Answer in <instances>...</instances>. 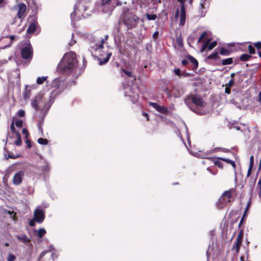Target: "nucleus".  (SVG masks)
<instances>
[{
    "label": "nucleus",
    "instance_id": "f257e3e1",
    "mask_svg": "<svg viewBox=\"0 0 261 261\" xmlns=\"http://www.w3.org/2000/svg\"><path fill=\"white\" fill-rule=\"evenodd\" d=\"M76 64L75 54L70 51L64 55L58 68L64 73H71L75 70Z\"/></svg>",
    "mask_w": 261,
    "mask_h": 261
},
{
    "label": "nucleus",
    "instance_id": "f03ea898",
    "mask_svg": "<svg viewBox=\"0 0 261 261\" xmlns=\"http://www.w3.org/2000/svg\"><path fill=\"white\" fill-rule=\"evenodd\" d=\"M61 83V81L59 79H55L52 81L51 87V88H54V89L49 92L48 101L44 106V108H46V107L49 108L54 102L55 97L60 92L59 87L60 86Z\"/></svg>",
    "mask_w": 261,
    "mask_h": 261
},
{
    "label": "nucleus",
    "instance_id": "7ed1b4c3",
    "mask_svg": "<svg viewBox=\"0 0 261 261\" xmlns=\"http://www.w3.org/2000/svg\"><path fill=\"white\" fill-rule=\"evenodd\" d=\"M190 100H192V101L197 107L195 110H193L194 112L200 115H203L205 113V112L203 110L199 109V107H204L206 105L205 102L200 96L196 95H193L191 97L185 99V103L188 106H189L188 103L190 102Z\"/></svg>",
    "mask_w": 261,
    "mask_h": 261
},
{
    "label": "nucleus",
    "instance_id": "20e7f679",
    "mask_svg": "<svg viewBox=\"0 0 261 261\" xmlns=\"http://www.w3.org/2000/svg\"><path fill=\"white\" fill-rule=\"evenodd\" d=\"M122 17L124 23L128 28H134L137 25L139 19L138 17L128 10L126 12L123 13Z\"/></svg>",
    "mask_w": 261,
    "mask_h": 261
},
{
    "label": "nucleus",
    "instance_id": "39448f33",
    "mask_svg": "<svg viewBox=\"0 0 261 261\" xmlns=\"http://www.w3.org/2000/svg\"><path fill=\"white\" fill-rule=\"evenodd\" d=\"M108 35H106L104 38H101L92 41L90 43V51L93 53L94 51H97L103 48L105 42L108 40Z\"/></svg>",
    "mask_w": 261,
    "mask_h": 261
},
{
    "label": "nucleus",
    "instance_id": "423d86ee",
    "mask_svg": "<svg viewBox=\"0 0 261 261\" xmlns=\"http://www.w3.org/2000/svg\"><path fill=\"white\" fill-rule=\"evenodd\" d=\"M21 56L23 59L31 61L33 57V50L31 45L29 43L21 49Z\"/></svg>",
    "mask_w": 261,
    "mask_h": 261
},
{
    "label": "nucleus",
    "instance_id": "0eeeda50",
    "mask_svg": "<svg viewBox=\"0 0 261 261\" xmlns=\"http://www.w3.org/2000/svg\"><path fill=\"white\" fill-rule=\"evenodd\" d=\"M175 17L176 19L179 18V24L180 25H184L186 21V12L185 5L180 6V11L179 13V10H177L175 13Z\"/></svg>",
    "mask_w": 261,
    "mask_h": 261
},
{
    "label": "nucleus",
    "instance_id": "6e6552de",
    "mask_svg": "<svg viewBox=\"0 0 261 261\" xmlns=\"http://www.w3.org/2000/svg\"><path fill=\"white\" fill-rule=\"evenodd\" d=\"M257 175L255 177H249L246 179V188L248 189L250 196H252L254 190L256 179Z\"/></svg>",
    "mask_w": 261,
    "mask_h": 261
},
{
    "label": "nucleus",
    "instance_id": "1a4fd4ad",
    "mask_svg": "<svg viewBox=\"0 0 261 261\" xmlns=\"http://www.w3.org/2000/svg\"><path fill=\"white\" fill-rule=\"evenodd\" d=\"M34 220L38 223H42L45 218L44 213L42 210L37 208L34 213Z\"/></svg>",
    "mask_w": 261,
    "mask_h": 261
},
{
    "label": "nucleus",
    "instance_id": "9d476101",
    "mask_svg": "<svg viewBox=\"0 0 261 261\" xmlns=\"http://www.w3.org/2000/svg\"><path fill=\"white\" fill-rule=\"evenodd\" d=\"M24 175V172L22 171H19L15 173L13 178V184L16 186L19 185L22 181Z\"/></svg>",
    "mask_w": 261,
    "mask_h": 261
},
{
    "label": "nucleus",
    "instance_id": "9b49d317",
    "mask_svg": "<svg viewBox=\"0 0 261 261\" xmlns=\"http://www.w3.org/2000/svg\"><path fill=\"white\" fill-rule=\"evenodd\" d=\"M111 0H101V10L105 13L110 14L113 7L110 5Z\"/></svg>",
    "mask_w": 261,
    "mask_h": 261
},
{
    "label": "nucleus",
    "instance_id": "f8f14e48",
    "mask_svg": "<svg viewBox=\"0 0 261 261\" xmlns=\"http://www.w3.org/2000/svg\"><path fill=\"white\" fill-rule=\"evenodd\" d=\"M243 237V232L242 230L240 231L239 233L237 240L236 242L234 243L232 249L236 250L237 252H238L240 249V245L242 243V240Z\"/></svg>",
    "mask_w": 261,
    "mask_h": 261
},
{
    "label": "nucleus",
    "instance_id": "ddd939ff",
    "mask_svg": "<svg viewBox=\"0 0 261 261\" xmlns=\"http://www.w3.org/2000/svg\"><path fill=\"white\" fill-rule=\"evenodd\" d=\"M43 95L42 93H39L37 94L33 100L31 105L32 107L34 108L36 110H38L39 109V107L38 106V103L41 101L42 99L43 98Z\"/></svg>",
    "mask_w": 261,
    "mask_h": 261
},
{
    "label": "nucleus",
    "instance_id": "4468645a",
    "mask_svg": "<svg viewBox=\"0 0 261 261\" xmlns=\"http://www.w3.org/2000/svg\"><path fill=\"white\" fill-rule=\"evenodd\" d=\"M231 197V193L230 191H225L222 196L219 198V200L222 204H226L229 202L228 200Z\"/></svg>",
    "mask_w": 261,
    "mask_h": 261
},
{
    "label": "nucleus",
    "instance_id": "2eb2a0df",
    "mask_svg": "<svg viewBox=\"0 0 261 261\" xmlns=\"http://www.w3.org/2000/svg\"><path fill=\"white\" fill-rule=\"evenodd\" d=\"M26 11V6L23 4L18 5V11L17 12V16L19 19H22Z\"/></svg>",
    "mask_w": 261,
    "mask_h": 261
},
{
    "label": "nucleus",
    "instance_id": "dca6fc26",
    "mask_svg": "<svg viewBox=\"0 0 261 261\" xmlns=\"http://www.w3.org/2000/svg\"><path fill=\"white\" fill-rule=\"evenodd\" d=\"M37 24V21L35 20L30 23L27 30V33L29 34L33 33L36 29Z\"/></svg>",
    "mask_w": 261,
    "mask_h": 261
},
{
    "label": "nucleus",
    "instance_id": "f3484780",
    "mask_svg": "<svg viewBox=\"0 0 261 261\" xmlns=\"http://www.w3.org/2000/svg\"><path fill=\"white\" fill-rule=\"evenodd\" d=\"M112 56L111 53H108L106 55V57L104 59L98 58V60L99 61V64L100 65H103L106 64L109 60L111 56Z\"/></svg>",
    "mask_w": 261,
    "mask_h": 261
},
{
    "label": "nucleus",
    "instance_id": "a211bd4d",
    "mask_svg": "<svg viewBox=\"0 0 261 261\" xmlns=\"http://www.w3.org/2000/svg\"><path fill=\"white\" fill-rule=\"evenodd\" d=\"M31 87L28 85L25 86V89L23 93V96L25 100L28 99L31 96Z\"/></svg>",
    "mask_w": 261,
    "mask_h": 261
},
{
    "label": "nucleus",
    "instance_id": "6ab92c4d",
    "mask_svg": "<svg viewBox=\"0 0 261 261\" xmlns=\"http://www.w3.org/2000/svg\"><path fill=\"white\" fill-rule=\"evenodd\" d=\"M188 59L189 60V62L191 63L193 66V70L196 69L198 65V63L196 59L191 56H188Z\"/></svg>",
    "mask_w": 261,
    "mask_h": 261
},
{
    "label": "nucleus",
    "instance_id": "aec40b11",
    "mask_svg": "<svg viewBox=\"0 0 261 261\" xmlns=\"http://www.w3.org/2000/svg\"><path fill=\"white\" fill-rule=\"evenodd\" d=\"M15 237L19 240L21 242L26 244L30 241V239L28 238V237L24 234L21 235H16Z\"/></svg>",
    "mask_w": 261,
    "mask_h": 261
},
{
    "label": "nucleus",
    "instance_id": "412c9836",
    "mask_svg": "<svg viewBox=\"0 0 261 261\" xmlns=\"http://www.w3.org/2000/svg\"><path fill=\"white\" fill-rule=\"evenodd\" d=\"M54 248L53 246H50L48 247V249L41 253V254L39 255V261H41V259L43 258V257L47 253L51 252Z\"/></svg>",
    "mask_w": 261,
    "mask_h": 261
},
{
    "label": "nucleus",
    "instance_id": "4be33fe9",
    "mask_svg": "<svg viewBox=\"0 0 261 261\" xmlns=\"http://www.w3.org/2000/svg\"><path fill=\"white\" fill-rule=\"evenodd\" d=\"M218 159L223 161L227 163H229L231 165V166L233 167V169H235L236 168V164L232 160L226 159V158H218Z\"/></svg>",
    "mask_w": 261,
    "mask_h": 261
},
{
    "label": "nucleus",
    "instance_id": "5701e85b",
    "mask_svg": "<svg viewBox=\"0 0 261 261\" xmlns=\"http://www.w3.org/2000/svg\"><path fill=\"white\" fill-rule=\"evenodd\" d=\"M232 62L233 60L231 58L223 59L221 60V63L223 65H230L232 64Z\"/></svg>",
    "mask_w": 261,
    "mask_h": 261
},
{
    "label": "nucleus",
    "instance_id": "b1692460",
    "mask_svg": "<svg viewBox=\"0 0 261 261\" xmlns=\"http://www.w3.org/2000/svg\"><path fill=\"white\" fill-rule=\"evenodd\" d=\"M251 57V56L248 54H243L240 57V60L242 61H247Z\"/></svg>",
    "mask_w": 261,
    "mask_h": 261
},
{
    "label": "nucleus",
    "instance_id": "393cba45",
    "mask_svg": "<svg viewBox=\"0 0 261 261\" xmlns=\"http://www.w3.org/2000/svg\"><path fill=\"white\" fill-rule=\"evenodd\" d=\"M210 40H208L207 42H208L207 44V48L208 50L212 49L214 47H215L217 45V42L216 41H213L210 43H209Z\"/></svg>",
    "mask_w": 261,
    "mask_h": 261
},
{
    "label": "nucleus",
    "instance_id": "a878e982",
    "mask_svg": "<svg viewBox=\"0 0 261 261\" xmlns=\"http://www.w3.org/2000/svg\"><path fill=\"white\" fill-rule=\"evenodd\" d=\"M46 233V231L44 228H40L37 231V236L40 238H42Z\"/></svg>",
    "mask_w": 261,
    "mask_h": 261
},
{
    "label": "nucleus",
    "instance_id": "bb28decb",
    "mask_svg": "<svg viewBox=\"0 0 261 261\" xmlns=\"http://www.w3.org/2000/svg\"><path fill=\"white\" fill-rule=\"evenodd\" d=\"M46 76L38 77L37 79V83L39 85L42 84L46 80Z\"/></svg>",
    "mask_w": 261,
    "mask_h": 261
},
{
    "label": "nucleus",
    "instance_id": "cd10ccee",
    "mask_svg": "<svg viewBox=\"0 0 261 261\" xmlns=\"http://www.w3.org/2000/svg\"><path fill=\"white\" fill-rule=\"evenodd\" d=\"M158 112L162 114H166L168 113V110L166 107L161 106Z\"/></svg>",
    "mask_w": 261,
    "mask_h": 261
},
{
    "label": "nucleus",
    "instance_id": "c85d7f7f",
    "mask_svg": "<svg viewBox=\"0 0 261 261\" xmlns=\"http://www.w3.org/2000/svg\"><path fill=\"white\" fill-rule=\"evenodd\" d=\"M220 54L222 55H229V51L226 48H221L220 50Z\"/></svg>",
    "mask_w": 261,
    "mask_h": 261
},
{
    "label": "nucleus",
    "instance_id": "c756f323",
    "mask_svg": "<svg viewBox=\"0 0 261 261\" xmlns=\"http://www.w3.org/2000/svg\"><path fill=\"white\" fill-rule=\"evenodd\" d=\"M38 142L40 144L46 145L48 143V141L46 139H43V138H40L38 139Z\"/></svg>",
    "mask_w": 261,
    "mask_h": 261
},
{
    "label": "nucleus",
    "instance_id": "7c9ffc66",
    "mask_svg": "<svg viewBox=\"0 0 261 261\" xmlns=\"http://www.w3.org/2000/svg\"><path fill=\"white\" fill-rule=\"evenodd\" d=\"M146 17L148 20H154L156 18L157 16L155 14H147Z\"/></svg>",
    "mask_w": 261,
    "mask_h": 261
},
{
    "label": "nucleus",
    "instance_id": "2f4dec72",
    "mask_svg": "<svg viewBox=\"0 0 261 261\" xmlns=\"http://www.w3.org/2000/svg\"><path fill=\"white\" fill-rule=\"evenodd\" d=\"M218 56L217 52H214L213 54L209 55L207 57L208 59H215Z\"/></svg>",
    "mask_w": 261,
    "mask_h": 261
},
{
    "label": "nucleus",
    "instance_id": "473e14b6",
    "mask_svg": "<svg viewBox=\"0 0 261 261\" xmlns=\"http://www.w3.org/2000/svg\"><path fill=\"white\" fill-rule=\"evenodd\" d=\"M15 259H16V257H15V255H14L13 254H9V255L8 256L7 260L8 261H15Z\"/></svg>",
    "mask_w": 261,
    "mask_h": 261
},
{
    "label": "nucleus",
    "instance_id": "72a5a7b5",
    "mask_svg": "<svg viewBox=\"0 0 261 261\" xmlns=\"http://www.w3.org/2000/svg\"><path fill=\"white\" fill-rule=\"evenodd\" d=\"M248 50H249V53L251 54H254L255 52V49L251 45H249Z\"/></svg>",
    "mask_w": 261,
    "mask_h": 261
},
{
    "label": "nucleus",
    "instance_id": "f704fd0d",
    "mask_svg": "<svg viewBox=\"0 0 261 261\" xmlns=\"http://www.w3.org/2000/svg\"><path fill=\"white\" fill-rule=\"evenodd\" d=\"M206 35V32H204L203 33H202L198 40V42H200Z\"/></svg>",
    "mask_w": 261,
    "mask_h": 261
},
{
    "label": "nucleus",
    "instance_id": "c9c22d12",
    "mask_svg": "<svg viewBox=\"0 0 261 261\" xmlns=\"http://www.w3.org/2000/svg\"><path fill=\"white\" fill-rule=\"evenodd\" d=\"M23 122L22 120H17L15 122V125L17 127H21L22 126Z\"/></svg>",
    "mask_w": 261,
    "mask_h": 261
},
{
    "label": "nucleus",
    "instance_id": "e433bc0d",
    "mask_svg": "<svg viewBox=\"0 0 261 261\" xmlns=\"http://www.w3.org/2000/svg\"><path fill=\"white\" fill-rule=\"evenodd\" d=\"M234 84V81L233 79H231L226 84L227 87H231Z\"/></svg>",
    "mask_w": 261,
    "mask_h": 261
},
{
    "label": "nucleus",
    "instance_id": "4c0bfd02",
    "mask_svg": "<svg viewBox=\"0 0 261 261\" xmlns=\"http://www.w3.org/2000/svg\"><path fill=\"white\" fill-rule=\"evenodd\" d=\"M214 163L215 165L218 166L219 167H220V168L222 167V164L220 161H219L218 160H215L214 161Z\"/></svg>",
    "mask_w": 261,
    "mask_h": 261
},
{
    "label": "nucleus",
    "instance_id": "58836bf2",
    "mask_svg": "<svg viewBox=\"0 0 261 261\" xmlns=\"http://www.w3.org/2000/svg\"><path fill=\"white\" fill-rule=\"evenodd\" d=\"M17 114H18V116H19V117H23L25 115V112L24 111L22 110H20L18 111L17 112Z\"/></svg>",
    "mask_w": 261,
    "mask_h": 261
},
{
    "label": "nucleus",
    "instance_id": "ea45409f",
    "mask_svg": "<svg viewBox=\"0 0 261 261\" xmlns=\"http://www.w3.org/2000/svg\"><path fill=\"white\" fill-rule=\"evenodd\" d=\"M207 44H208V42H205L203 43L201 48V52H203L206 48H207Z\"/></svg>",
    "mask_w": 261,
    "mask_h": 261
},
{
    "label": "nucleus",
    "instance_id": "a19ab883",
    "mask_svg": "<svg viewBox=\"0 0 261 261\" xmlns=\"http://www.w3.org/2000/svg\"><path fill=\"white\" fill-rule=\"evenodd\" d=\"M206 0H201L200 3V7L201 9H204V6L205 5Z\"/></svg>",
    "mask_w": 261,
    "mask_h": 261
},
{
    "label": "nucleus",
    "instance_id": "79ce46f5",
    "mask_svg": "<svg viewBox=\"0 0 261 261\" xmlns=\"http://www.w3.org/2000/svg\"><path fill=\"white\" fill-rule=\"evenodd\" d=\"M123 71L124 73L128 77H132V73L130 71L125 70L124 69H123Z\"/></svg>",
    "mask_w": 261,
    "mask_h": 261
},
{
    "label": "nucleus",
    "instance_id": "37998d69",
    "mask_svg": "<svg viewBox=\"0 0 261 261\" xmlns=\"http://www.w3.org/2000/svg\"><path fill=\"white\" fill-rule=\"evenodd\" d=\"M15 145H16L17 146H19V145H21V138L19 137L15 141Z\"/></svg>",
    "mask_w": 261,
    "mask_h": 261
},
{
    "label": "nucleus",
    "instance_id": "c03bdc74",
    "mask_svg": "<svg viewBox=\"0 0 261 261\" xmlns=\"http://www.w3.org/2000/svg\"><path fill=\"white\" fill-rule=\"evenodd\" d=\"M10 129L12 133H16V132H15V128L14 124L13 122L10 125Z\"/></svg>",
    "mask_w": 261,
    "mask_h": 261
},
{
    "label": "nucleus",
    "instance_id": "a18cd8bd",
    "mask_svg": "<svg viewBox=\"0 0 261 261\" xmlns=\"http://www.w3.org/2000/svg\"><path fill=\"white\" fill-rule=\"evenodd\" d=\"M174 73L178 76H180L181 74H180V71L179 68H175L174 70Z\"/></svg>",
    "mask_w": 261,
    "mask_h": 261
},
{
    "label": "nucleus",
    "instance_id": "49530a36",
    "mask_svg": "<svg viewBox=\"0 0 261 261\" xmlns=\"http://www.w3.org/2000/svg\"><path fill=\"white\" fill-rule=\"evenodd\" d=\"M254 45L257 49L261 48V42H257L254 44Z\"/></svg>",
    "mask_w": 261,
    "mask_h": 261
},
{
    "label": "nucleus",
    "instance_id": "de8ad7c7",
    "mask_svg": "<svg viewBox=\"0 0 261 261\" xmlns=\"http://www.w3.org/2000/svg\"><path fill=\"white\" fill-rule=\"evenodd\" d=\"M258 185L259 186V191L258 194H259V196L261 198V177L260 178V179L258 182Z\"/></svg>",
    "mask_w": 261,
    "mask_h": 261
},
{
    "label": "nucleus",
    "instance_id": "09e8293b",
    "mask_svg": "<svg viewBox=\"0 0 261 261\" xmlns=\"http://www.w3.org/2000/svg\"><path fill=\"white\" fill-rule=\"evenodd\" d=\"M252 167H253V166H252V165L249 166V167L248 169V172H247V177H248L250 176L251 171H252Z\"/></svg>",
    "mask_w": 261,
    "mask_h": 261
},
{
    "label": "nucleus",
    "instance_id": "8fccbe9b",
    "mask_svg": "<svg viewBox=\"0 0 261 261\" xmlns=\"http://www.w3.org/2000/svg\"><path fill=\"white\" fill-rule=\"evenodd\" d=\"M22 133L23 135L25 136V137L27 138L29 135V134L28 133V130L25 128H23L22 130Z\"/></svg>",
    "mask_w": 261,
    "mask_h": 261
},
{
    "label": "nucleus",
    "instance_id": "3c124183",
    "mask_svg": "<svg viewBox=\"0 0 261 261\" xmlns=\"http://www.w3.org/2000/svg\"><path fill=\"white\" fill-rule=\"evenodd\" d=\"M189 60L188 59V58L186 59H184L181 61V63L184 65H186L189 63Z\"/></svg>",
    "mask_w": 261,
    "mask_h": 261
},
{
    "label": "nucleus",
    "instance_id": "603ef678",
    "mask_svg": "<svg viewBox=\"0 0 261 261\" xmlns=\"http://www.w3.org/2000/svg\"><path fill=\"white\" fill-rule=\"evenodd\" d=\"M35 220H33V219H32V220H30V221H29V225L31 226H34L35 225Z\"/></svg>",
    "mask_w": 261,
    "mask_h": 261
},
{
    "label": "nucleus",
    "instance_id": "864d4df0",
    "mask_svg": "<svg viewBox=\"0 0 261 261\" xmlns=\"http://www.w3.org/2000/svg\"><path fill=\"white\" fill-rule=\"evenodd\" d=\"M149 105L152 106L153 108H154L155 110L156 109V106H158V104L155 102H150Z\"/></svg>",
    "mask_w": 261,
    "mask_h": 261
},
{
    "label": "nucleus",
    "instance_id": "5fc2aeb1",
    "mask_svg": "<svg viewBox=\"0 0 261 261\" xmlns=\"http://www.w3.org/2000/svg\"><path fill=\"white\" fill-rule=\"evenodd\" d=\"M256 100L261 103V91L258 93V95L256 98Z\"/></svg>",
    "mask_w": 261,
    "mask_h": 261
},
{
    "label": "nucleus",
    "instance_id": "6e6d98bb",
    "mask_svg": "<svg viewBox=\"0 0 261 261\" xmlns=\"http://www.w3.org/2000/svg\"><path fill=\"white\" fill-rule=\"evenodd\" d=\"M225 92L227 94H229L230 93V87L226 86L225 88Z\"/></svg>",
    "mask_w": 261,
    "mask_h": 261
},
{
    "label": "nucleus",
    "instance_id": "4d7b16f0",
    "mask_svg": "<svg viewBox=\"0 0 261 261\" xmlns=\"http://www.w3.org/2000/svg\"><path fill=\"white\" fill-rule=\"evenodd\" d=\"M80 5L79 6V8L81 10H83L84 11H85L86 10V9L83 5H82V4H81V0H80Z\"/></svg>",
    "mask_w": 261,
    "mask_h": 261
},
{
    "label": "nucleus",
    "instance_id": "13d9d810",
    "mask_svg": "<svg viewBox=\"0 0 261 261\" xmlns=\"http://www.w3.org/2000/svg\"><path fill=\"white\" fill-rule=\"evenodd\" d=\"M158 35H159V32L156 31L153 34V35H152V37L154 39H156L157 38V37H158Z\"/></svg>",
    "mask_w": 261,
    "mask_h": 261
},
{
    "label": "nucleus",
    "instance_id": "bf43d9fd",
    "mask_svg": "<svg viewBox=\"0 0 261 261\" xmlns=\"http://www.w3.org/2000/svg\"><path fill=\"white\" fill-rule=\"evenodd\" d=\"M253 156H251L250 158V165H252L253 166Z\"/></svg>",
    "mask_w": 261,
    "mask_h": 261
},
{
    "label": "nucleus",
    "instance_id": "052dcab7",
    "mask_svg": "<svg viewBox=\"0 0 261 261\" xmlns=\"http://www.w3.org/2000/svg\"><path fill=\"white\" fill-rule=\"evenodd\" d=\"M51 256L53 260L57 257V255L55 253H53L51 255Z\"/></svg>",
    "mask_w": 261,
    "mask_h": 261
},
{
    "label": "nucleus",
    "instance_id": "680f3d73",
    "mask_svg": "<svg viewBox=\"0 0 261 261\" xmlns=\"http://www.w3.org/2000/svg\"><path fill=\"white\" fill-rule=\"evenodd\" d=\"M27 143L28 147V148H31V144L30 141H29V140H27Z\"/></svg>",
    "mask_w": 261,
    "mask_h": 261
},
{
    "label": "nucleus",
    "instance_id": "e2e57ef3",
    "mask_svg": "<svg viewBox=\"0 0 261 261\" xmlns=\"http://www.w3.org/2000/svg\"><path fill=\"white\" fill-rule=\"evenodd\" d=\"M75 43V40H72V41H71L69 43V45L70 46H72V45H73Z\"/></svg>",
    "mask_w": 261,
    "mask_h": 261
},
{
    "label": "nucleus",
    "instance_id": "0e129e2a",
    "mask_svg": "<svg viewBox=\"0 0 261 261\" xmlns=\"http://www.w3.org/2000/svg\"><path fill=\"white\" fill-rule=\"evenodd\" d=\"M125 95L130 97L133 96V95L131 93H128L127 92H125Z\"/></svg>",
    "mask_w": 261,
    "mask_h": 261
},
{
    "label": "nucleus",
    "instance_id": "69168bd1",
    "mask_svg": "<svg viewBox=\"0 0 261 261\" xmlns=\"http://www.w3.org/2000/svg\"><path fill=\"white\" fill-rule=\"evenodd\" d=\"M177 1L181 4V6H182V5H185L184 2L185 0H177Z\"/></svg>",
    "mask_w": 261,
    "mask_h": 261
},
{
    "label": "nucleus",
    "instance_id": "338daca9",
    "mask_svg": "<svg viewBox=\"0 0 261 261\" xmlns=\"http://www.w3.org/2000/svg\"><path fill=\"white\" fill-rule=\"evenodd\" d=\"M75 13H76V11H75V10H74V12L71 14V18L72 19H73V17L74 16V14H75Z\"/></svg>",
    "mask_w": 261,
    "mask_h": 261
},
{
    "label": "nucleus",
    "instance_id": "774afa93",
    "mask_svg": "<svg viewBox=\"0 0 261 261\" xmlns=\"http://www.w3.org/2000/svg\"><path fill=\"white\" fill-rule=\"evenodd\" d=\"M143 115L146 117L147 118V120H148V114L147 113H143Z\"/></svg>",
    "mask_w": 261,
    "mask_h": 261
}]
</instances>
